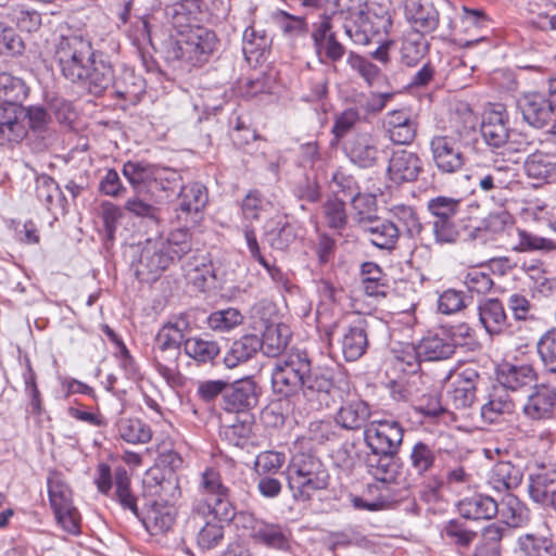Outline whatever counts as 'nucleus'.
<instances>
[{
  "label": "nucleus",
  "instance_id": "obj_48",
  "mask_svg": "<svg viewBox=\"0 0 556 556\" xmlns=\"http://www.w3.org/2000/svg\"><path fill=\"white\" fill-rule=\"evenodd\" d=\"M504 528L491 523L483 528L481 540L475 548L473 556H501V541Z\"/></svg>",
  "mask_w": 556,
  "mask_h": 556
},
{
  "label": "nucleus",
  "instance_id": "obj_33",
  "mask_svg": "<svg viewBox=\"0 0 556 556\" xmlns=\"http://www.w3.org/2000/svg\"><path fill=\"white\" fill-rule=\"evenodd\" d=\"M188 283L195 289L204 291L214 279V270L211 261L204 253L192 255L182 266Z\"/></svg>",
  "mask_w": 556,
  "mask_h": 556
},
{
  "label": "nucleus",
  "instance_id": "obj_23",
  "mask_svg": "<svg viewBox=\"0 0 556 556\" xmlns=\"http://www.w3.org/2000/svg\"><path fill=\"white\" fill-rule=\"evenodd\" d=\"M368 323L358 319L353 325L343 329L339 340L341 351L348 362L357 361L364 355L368 348Z\"/></svg>",
  "mask_w": 556,
  "mask_h": 556
},
{
  "label": "nucleus",
  "instance_id": "obj_58",
  "mask_svg": "<svg viewBox=\"0 0 556 556\" xmlns=\"http://www.w3.org/2000/svg\"><path fill=\"white\" fill-rule=\"evenodd\" d=\"M394 454H372L367 458L369 473L378 481L387 482L393 477Z\"/></svg>",
  "mask_w": 556,
  "mask_h": 556
},
{
  "label": "nucleus",
  "instance_id": "obj_16",
  "mask_svg": "<svg viewBox=\"0 0 556 556\" xmlns=\"http://www.w3.org/2000/svg\"><path fill=\"white\" fill-rule=\"evenodd\" d=\"M422 169V162L417 153L405 149L392 151L387 166L388 178L396 184L415 181Z\"/></svg>",
  "mask_w": 556,
  "mask_h": 556
},
{
  "label": "nucleus",
  "instance_id": "obj_31",
  "mask_svg": "<svg viewBox=\"0 0 556 556\" xmlns=\"http://www.w3.org/2000/svg\"><path fill=\"white\" fill-rule=\"evenodd\" d=\"M225 408L230 412H244L257 403L255 383L250 379L235 382L224 393Z\"/></svg>",
  "mask_w": 556,
  "mask_h": 556
},
{
  "label": "nucleus",
  "instance_id": "obj_15",
  "mask_svg": "<svg viewBox=\"0 0 556 556\" xmlns=\"http://www.w3.org/2000/svg\"><path fill=\"white\" fill-rule=\"evenodd\" d=\"M163 174L164 169L144 161H128L123 166V175L138 193L164 189Z\"/></svg>",
  "mask_w": 556,
  "mask_h": 556
},
{
  "label": "nucleus",
  "instance_id": "obj_17",
  "mask_svg": "<svg viewBox=\"0 0 556 556\" xmlns=\"http://www.w3.org/2000/svg\"><path fill=\"white\" fill-rule=\"evenodd\" d=\"M507 122V112L502 104L493 105L484 111L480 131L486 144L493 148L505 146L510 138Z\"/></svg>",
  "mask_w": 556,
  "mask_h": 556
},
{
  "label": "nucleus",
  "instance_id": "obj_64",
  "mask_svg": "<svg viewBox=\"0 0 556 556\" xmlns=\"http://www.w3.org/2000/svg\"><path fill=\"white\" fill-rule=\"evenodd\" d=\"M434 458L431 447L422 442L416 443L410 453L412 467L419 475L427 472L433 466Z\"/></svg>",
  "mask_w": 556,
  "mask_h": 556
},
{
  "label": "nucleus",
  "instance_id": "obj_60",
  "mask_svg": "<svg viewBox=\"0 0 556 556\" xmlns=\"http://www.w3.org/2000/svg\"><path fill=\"white\" fill-rule=\"evenodd\" d=\"M393 97L394 92L392 91L370 92L369 94L361 93L357 96L355 103L366 113L377 114L386 108Z\"/></svg>",
  "mask_w": 556,
  "mask_h": 556
},
{
  "label": "nucleus",
  "instance_id": "obj_40",
  "mask_svg": "<svg viewBox=\"0 0 556 556\" xmlns=\"http://www.w3.org/2000/svg\"><path fill=\"white\" fill-rule=\"evenodd\" d=\"M115 428L117 435L128 444H147L152 439V430L143 420L136 417H121Z\"/></svg>",
  "mask_w": 556,
  "mask_h": 556
},
{
  "label": "nucleus",
  "instance_id": "obj_54",
  "mask_svg": "<svg viewBox=\"0 0 556 556\" xmlns=\"http://www.w3.org/2000/svg\"><path fill=\"white\" fill-rule=\"evenodd\" d=\"M514 409V403L503 392H495L490 400L481 407V417L490 424L496 422L498 417L509 414Z\"/></svg>",
  "mask_w": 556,
  "mask_h": 556
},
{
  "label": "nucleus",
  "instance_id": "obj_61",
  "mask_svg": "<svg viewBox=\"0 0 556 556\" xmlns=\"http://www.w3.org/2000/svg\"><path fill=\"white\" fill-rule=\"evenodd\" d=\"M458 207L459 201L448 197H437L428 202V210L433 219L454 218Z\"/></svg>",
  "mask_w": 556,
  "mask_h": 556
},
{
  "label": "nucleus",
  "instance_id": "obj_14",
  "mask_svg": "<svg viewBox=\"0 0 556 556\" xmlns=\"http://www.w3.org/2000/svg\"><path fill=\"white\" fill-rule=\"evenodd\" d=\"M384 152L379 136L370 132H358L345 144L346 156L361 168H370L379 164Z\"/></svg>",
  "mask_w": 556,
  "mask_h": 556
},
{
  "label": "nucleus",
  "instance_id": "obj_21",
  "mask_svg": "<svg viewBox=\"0 0 556 556\" xmlns=\"http://www.w3.org/2000/svg\"><path fill=\"white\" fill-rule=\"evenodd\" d=\"M479 374L475 368L468 367L457 372L447 391L448 399L456 408H466L476 400Z\"/></svg>",
  "mask_w": 556,
  "mask_h": 556
},
{
  "label": "nucleus",
  "instance_id": "obj_19",
  "mask_svg": "<svg viewBox=\"0 0 556 556\" xmlns=\"http://www.w3.org/2000/svg\"><path fill=\"white\" fill-rule=\"evenodd\" d=\"M383 129L388 138L395 144H410L417 134V123L405 110L389 112L383 119Z\"/></svg>",
  "mask_w": 556,
  "mask_h": 556
},
{
  "label": "nucleus",
  "instance_id": "obj_13",
  "mask_svg": "<svg viewBox=\"0 0 556 556\" xmlns=\"http://www.w3.org/2000/svg\"><path fill=\"white\" fill-rule=\"evenodd\" d=\"M479 116L466 102H457L450 111L443 134L453 136L462 144L473 147L478 142Z\"/></svg>",
  "mask_w": 556,
  "mask_h": 556
},
{
  "label": "nucleus",
  "instance_id": "obj_12",
  "mask_svg": "<svg viewBox=\"0 0 556 556\" xmlns=\"http://www.w3.org/2000/svg\"><path fill=\"white\" fill-rule=\"evenodd\" d=\"M173 263L162 237H156L144 242L135 271L141 281H154Z\"/></svg>",
  "mask_w": 556,
  "mask_h": 556
},
{
  "label": "nucleus",
  "instance_id": "obj_26",
  "mask_svg": "<svg viewBox=\"0 0 556 556\" xmlns=\"http://www.w3.org/2000/svg\"><path fill=\"white\" fill-rule=\"evenodd\" d=\"M361 227L369 242L382 250H393L400 238V228L393 220L375 217Z\"/></svg>",
  "mask_w": 556,
  "mask_h": 556
},
{
  "label": "nucleus",
  "instance_id": "obj_57",
  "mask_svg": "<svg viewBox=\"0 0 556 556\" xmlns=\"http://www.w3.org/2000/svg\"><path fill=\"white\" fill-rule=\"evenodd\" d=\"M536 348L544 368L548 372L556 374V329L545 332Z\"/></svg>",
  "mask_w": 556,
  "mask_h": 556
},
{
  "label": "nucleus",
  "instance_id": "obj_47",
  "mask_svg": "<svg viewBox=\"0 0 556 556\" xmlns=\"http://www.w3.org/2000/svg\"><path fill=\"white\" fill-rule=\"evenodd\" d=\"M502 521L508 527H521L529 520L527 507L514 495H506L498 504V511Z\"/></svg>",
  "mask_w": 556,
  "mask_h": 556
},
{
  "label": "nucleus",
  "instance_id": "obj_44",
  "mask_svg": "<svg viewBox=\"0 0 556 556\" xmlns=\"http://www.w3.org/2000/svg\"><path fill=\"white\" fill-rule=\"evenodd\" d=\"M362 287L366 295L383 298L388 291L386 275L380 266L372 262H366L361 267Z\"/></svg>",
  "mask_w": 556,
  "mask_h": 556
},
{
  "label": "nucleus",
  "instance_id": "obj_39",
  "mask_svg": "<svg viewBox=\"0 0 556 556\" xmlns=\"http://www.w3.org/2000/svg\"><path fill=\"white\" fill-rule=\"evenodd\" d=\"M497 380L504 388L517 390L531 384L535 380V372L528 364L504 363L497 368Z\"/></svg>",
  "mask_w": 556,
  "mask_h": 556
},
{
  "label": "nucleus",
  "instance_id": "obj_7",
  "mask_svg": "<svg viewBox=\"0 0 556 556\" xmlns=\"http://www.w3.org/2000/svg\"><path fill=\"white\" fill-rule=\"evenodd\" d=\"M216 35L202 26L187 27L179 30L172 47L174 58L191 65L202 64L216 48Z\"/></svg>",
  "mask_w": 556,
  "mask_h": 556
},
{
  "label": "nucleus",
  "instance_id": "obj_51",
  "mask_svg": "<svg viewBox=\"0 0 556 556\" xmlns=\"http://www.w3.org/2000/svg\"><path fill=\"white\" fill-rule=\"evenodd\" d=\"M161 237L165 249L174 262L180 260L182 255L191 251V233L186 228L175 229L170 231L166 237Z\"/></svg>",
  "mask_w": 556,
  "mask_h": 556
},
{
  "label": "nucleus",
  "instance_id": "obj_8",
  "mask_svg": "<svg viewBox=\"0 0 556 556\" xmlns=\"http://www.w3.org/2000/svg\"><path fill=\"white\" fill-rule=\"evenodd\" d=\"M48 494L58 523L71 534L79 533V515L73 506L72 491L58 472L48 477Z\"/></svg>",
  "mask_w": 556,
  "mask_h": 556
},
{
  "label": "nucleus",
  "instance_id": "obj_38",
  "mask_svg": "<svg viewBox=\"0 0 556 556\" xmlns=\"http://www.w3.org/2000/svg\"><path fill=\"white\" fill-rule=\"evenodd\" d=\"M479 320L491 336L502 333L507 327V316L497 299H489L479 304Z\"/></svg>",
  "mask_w": 556,
  "mask_h": 556
},
{
  "label": "nucleus",
  "instance_id": "obj_36",
  "mask_svg": "<svg viewBox=\"0 0 556 556\" xmlns=\"http://www.w3.org/2000/svg\"><path fill=\"white\" fill-rule=\"evenodd\" d=\"M522 469L510 462L496 463L488 477L489 484L497 492L516 489L522 481Z\"/></svg>",
  "mask_w": 556,
  "mask_h": 556
},
{
  "label": "nucleus",
  "instance_id": "obj_63",
  "mask_svg": "<svg viewBox=\"0 0 556 556\" xmlns=\"http://www.w3.org/2000/svg\"><path fill=\"white\" fill-rule=\"evenodd\" d=\"M324 215L330 228L341 229L346 224L344 200L333 198L324 204Z\"/></svg>",
  "mask_w": 556,
  "mask_h": 556
},
{
  "label": "nucleus",
  "instance_id": "obj_35",
  "mask_svg": "<svg viewBox=\"0 0 556 556\" xmlns=\"http://www.w3.org/2000/svg\"><path fill=\"white\" fill-rule=\"evenodd\" d=\"M176 515V508L172 504L155 501L147 510L143 523L151 534H164L174 526Z\"/></svg>",
  "mask_w": 556,
  "mask_h": 556
},
{
  "label": "nucleus",
  "instance_id": "obj_20",
  "mask_svg": "<svg viewBox=\"0 0 556 556\" xmlns=\"http://www.w3.org/2000/svg\"><path fill=\"white\" fill-rule=\"evenodd\" d=\"M525 121L535 127L543 128L555 121L554 111L549 101L539 92H530L522 96L518 102Z\"/></svg>",
  "mask_w": 556,
  "mask_h": 556
},
{
  "label": "nucleus",
  "instance_id": "obj_43",
  "mask_svg": "<svg viewBox=\"0 0 556 556\" xmlns=\"http://www.w3.org/2000/svg\"><path fill=\"white\" fill-rule=\"evenodd\" d=\"M28 87L20 77L8 72L0 73V101L4 105L23 106V101L28 96Z\"/></svg>",
  "mask_w": 556,
  "mask_h": 556
},
{
  "label": "nucleus",
  "instance_id": "obj_62",
  "mask_svg": "<svg viewBox=\"0 0 556 556\" xmlns=\"http://www.w3.org/2000/svg\"><path fill=\"white\" fill-rule=\"evenodd\" d=\"M466 298L463 291L447 289L438 299V309L445 315L455 314L466 307Z\"/></svg>",
  "mask_w": 556,
  "mask_h": 556
},
{
  "label": "nucleus",
  "instance_id": "obj_56",
  "mask_svg": "<svg viewBox=\"0 0 556 556\" xmlns=\"http://www.w3.org/2000/svg\"><path fill=\"white\" fill-rule=\"evenodd\" d=\"M202 517L207 520L198 533V544L201 548L210 549L222 541L224 536L223 523L226 522L214 519L212 516Z\"/></svg>",
  "mask_w": 556,
  "mask_h": 556
},
{
  "label": "nucleus",
  "instance_id": "obj_46",
  "mask_svg": "<svg viewBox=\"0 0 556 556\" xmlns=\"http://www.w3.org/2000/svg\"><path fill=\"white\" fill-rule=\"evenodd\" d=\"M184 350L190 358L202 364L213 362L220 353V346L216 340L201 337L185 340Z\"/></svg>",
  "mask_w": 556,
  "mask_h": 556
},
{
  "label": "nucleus",
  "instance_id": "obj_2",
  "mask_svg": "<svg viewBox=\"0 0 556 556\" xmlns=\"http://www.w3.org/2000/svg\"><path fill=\"white\" fill-rule=\"evenodd\" d=\"M271 386L274 392L281 396H290L302 390L311 408L319 410L330 404L332 370L327 367L312 368L305 354L290 353L274 363Z\"/></svg>",
  "mask_w": 556,
  "mask_h": 556
},
{
  "label": "nucleus",
  "instance_id": "obj_55",
  "mask_svg": "<svg viewBox=\"0 0 556 556\" xmlns=\"http://www.w3.org/2000/svg\"><path fill=\"white\" fill-rule=\"evenodd\" d=\"M426 50V42L421 34L413 33L402 41L401 61L407 66H415L424 58Z\"/></svg>",
  "mask_w": 556,
  "mask_h": 556
},
{
  "label": "nucleus",
  "instance_id": "obj_52",
  "mask_svg": "<svg viewBox=\"0 0 556 556\" xmlns=\"http://www.w3.org/2000/svg\"><path fill=\"white\" fill-rule=\"evenodd\" d=\"M115 494L119 504L138 516L137 498L130 491V478L124 467H117L114 471Z\"/></svg>",
  "mask_w": 556,
  "mask_h": 556
},
{
  "label": "nucleus",
  "instance_id": "obj_9",
  "mask_svg": "<svg viewBox=\"0 0 556 556\" xmlns=\"http://www.w3.org/2000/svg\"><path fill=\"white\" fill-rule=\"evenodd\" d=\"M237 525L256 543L286 551L290 546V531L279 523L267 522L251 513H240Z\"/></svg>",
  "mask_w": 556,
  "mask_h": 556
},
{
  "label": "nucleus",
  "instance_id": "obj_45",
  "mask_svg": "<svg viewBox=\"0 0 556 556\" xmlns=\"http://www.w3.org/2000/svg\"><path fill=\"white\" fill-rule=\"evenodd\" d=\"M273 208V203L264 198L258 191H250L241 202L242 230L247 225L253 229V223L260 220L262 215L268 213Z\"/></svg>",
  "mask_w": 556,
  "mask_h": 556
},
{
  "label": "nucleus",
  "instance_id": "obj_34",
  "mask_svg": "<svg viewBox=\"0 0 556 556\" xmlns=\"http://www.w3.org/2000/svg\"><path fill=\"white\" fill-rule=\"evenodd\" d=\"M458 510L467 519H491L497 515L498 504L489 495L473 494L458 502Z\"/></svg>",
  "mask_w": 556,
  "mask_h": 556
},
{
  "label": "nucleus",
  "instance_id": "obj_5",
  "mask_svg": "<svg viewBox=\"0 0 556 556\" xmlns=\"http://www.w3.org/2000/svg\"><path fill=\"white\" fill-rule=\"evenodd\" d=\"M198 491L200 497L193 508L197 515L212 516L225 522H230L236 517L229 489L224 484L218 470L206 468L201 473Z\"/></svg>",
  "mask_w": 556,
  "mask_h": 556
},
{
  "label": "nucleus",
  "instance_id": "obj_59",
  "mask_svg": "<svg viewBox=\"0 0 556 556\" xmlns=\"http://www.w3.org/2000/svg\"><path fill=\"white\" fill-rule=\"evenodd\" d=\"M286 455L277 451H265L256 456L254 462L258 475H275L283 466Z\"/></svg>",
  "mask_w": 556,
  "mask_h": 556
},
{
  "label": "nucleus",
  "instance_id": "obj_37",
  "mask_svg": "<svg viewBox=\"0 0 556 556\" xmlns=\"http://www.w3.org/2000/svg\"><path fill=\"white\" fill-rule=\"evenodd\" d=\"M514 556H556V542L548 535L527 533L518 538Z\"/></svg>",
  "mask_w": 556,
  "mask_h": 556
},
{
  "label": "nucleus",
  "instance_id": "obj_30",
  "mask_svg": "<svg viewBox=\"0 0 556 556\" xmlns=\"http://www.w3.org/2000/svg\"><path fill=\"white\" fill-rule=\"evenodd\" d=\"M264 236L271 248L285 250L295 240L296 231L286 216L277 214L265 223Z\"/></svg>",
  "mask_w": 556,
  "mask_h": 556
},
{
  "label": "nucleus",
  "instance_id": "obj_42",
  "mask_svg": "<svg viewBox=\"0 0 556 556\" xmlns=\"http://www.w3.org/2000/svg\"><path fill=\"white\" fill-rule=\"evenodd\" d=\"M418 345L421 359L427 362L446 359L455 352V344L447 336H428L422 338Z\"/></svg>",
  "mask_w": 556,
  "mask_h": 556
},
{
  "label": "nucleus",
  "instance_id": "obj_28",
  "mask_svg": "<svg viewBox=\"0 0 556 556\" xmlns=\"http://www.w3.org/2000/svg\"><path fill=\"white\" fill-rule=\"evenodd\" d=\"M556 406V391L547 386H536L528 396L523 413L531 419H545L553 415Z\"/></svg>",
  "mask_w": 556,
  "mask_h": 556
},
{
  "label": "nucleus",
  "instance_id": "obj_41",
  "mask_svg": "<svg viewBox=\"0 0 556 556\" xmlns=\"http://www.w3.org/2000/svg\"><path fill=\"white\" fill-rule=\"evenodd\" d=\"M291 330L283 323L268 324L265 326L261 339L262 350L269 357L278 356L289 344Z\"/></svg>",
  "mask_w": 556,
  "mask_h": 556
},
{
  "label": "nucleus",
  "instance_id": "obj_4",
  "mask_svg": "<svg viewBox=\"0 0 556 556\" xmlns=\"http://www.w3.org/2000/svg\"><path fill=\"white\" fill-rule=\"evenodd\" d=\"M188 323L185 318H177L165 324L156 333L154 344V364L157 372L167 384L175 387L180 382L178 358L180 344L185 341Z\"/></svg>",
  "mask_w": 556,
  "mask_h": 556
},
{
  "label": "nucleus",
  "instance_id": "obj_49",
  "mask_svg": "<svg viewBox=\"0 0 556 556\" xmlns=\"http://www.w3.org/2000/svg\"><path fill=\"white\" fill-rule=\"evenodd\" d=\"M389 214L407 236L415 237L421 231L422 226L414 207L402 203L394 204L389 207Z\"/></svg>",
  "mask_w": 556,
  "mask_h": 556
},
{
  "label": "nucleus",
  "instance_id": "obj_22",
  "mask_svg": "<svg viewBox=\"0 0 556 556\" xmlns=\"http://www.w3.org/2000/svg\"><path fill=\"white\" fill-rule=\"evenodd\" d=\"M371 418L369 405L361 399L344 401L334 415L336 424L350 431L365 428Z\"/></svg>",
  "mask_w": 556,
  "mask_h": 556
},
{
  "label": "nucleus",
  "instance_id": "obj_27",
  "mask_svg": "<svg viewBox=\"0 0 556 556\" xmlns=\"http://www.w3.org/2000/svg\"><path fill=\"white\" fill-rule=\"evenodd\" d=\"M207 203V192L206 188L199 182H190L181 187L179 197H178V211L179 218H182L185 215V219H188V216L191 217V222L195 223L198 220V215L202 212Z\"/></svg>",
  "mask_w": 556,
  "mask_h": 556
},
{
  "label": "nucleus",
  "instance_id": "obj_6",
  "mask_svg": "<svg viewBox=\"0 0 556 556\" xmlns=\"http://www.w3.org/2000/svg\"><path fill=\"white\" fill-rule=\"evenodd\" d=\"M288 485L296 500L307 501L329 483V473L323 463L305 453L294 454L287 468Z\"/></svg>",
  "mask_w": 556,
  "mask_h": 556
},
{
  "label": "nucleus",
  "instance_id": "obj_18",
  "mask_svg": "<svg viewBox=\"0 0 556 556\" xmlns=\"http://www.w3.org/2000/svg\"><path fill=\"white\" fill-rule=\"evenodd\" d=\"M24 106L0 104V144L20 142L27 135Z\"/></svg>",
  "mask_w": 556,
  "mask_h": 556
},
{
  "label": "nucleus",
  "instance_id": "obj_50",
  "mask_svg": "<svg viewBox=\"0 0 556 556\" xmlns=\"http://www.w3.org/2000/svg\"><path fill=\"white\" fill-rule=\"evenodd\" d=\"M242 313L235 307L218 309L207 317L208 327L217 332H229L243 323Z\"/></svg>",
  "mask_w": 556,
  "mask_h": 556
},
{
  "label": "nucleus",
  "instance_id": "obj_11",
  "mask_svg": "<svg viewBox=\"0 0 556 556\" xmlns=\"http://www.w3.org/2000/svg\"><path fill=\"white\" fill-rule=\"evenodd\" d=\"M429 147L433 163L442 174L460 172L467 163L464 149L472 148L469 144L459 143L453 136L443 132L432 136Z\"/></svg>",
  "mask_w": 556,
  "mask_h": 556
},
{
  "label": "nucleus",
  "instance_id": "obj_1",
  "mask_svg": "<svg viewBox=\"0 0 556 556\" xmlns=\"http://www.w3.org/2000/svg\"><path fill=\"white\" fill-rule=\"evenodd\" d=\"M54 59L67 80L84 86L93 94H100L111 85L124 99L140 91V86L134 81L131 87L124 86V81L135 79L129 72L114 80L111 64L97 60L90 39L81 33L61 36L54 45Z\"/></svg>",
  "mask_w": 556,
  "mask_h": 556
},
{
  "label": "nucleus",
  "instance_id": "obj_25",
  "mask_svg": "<svg viewBox=\"0 0 556 556\" xmlns=\"http://www.w3.org/2000/svg\"><path fill=\"white\" fill-rule=\"evenodd\" d=\"M556 482V467L553 464L535 463L529 473L528 491L530 497L539 504L551 501L549 488Z\"/></svg>",
  "mask_w": 556,
  "mask_h": 556
},
{
  "label": "nucleus",
  "instance_id": "obj_29",
  "mask_svg": "<svg viewBox=\"0 0 556 556\" xmlns=\"http://www.w3.org/2000/svg\"><path fill=\"white\" fill-rule=\"evenodd\" d=\"M525 172L541 184L556 182V155L542 151L530 154L525 161Z\"/></svg>",
  "mask_w": 556,
  "mask_h": 556
},
{
  "label": "nucleus",
  "instance_id": "obj_53",
  "mask_svg": "<svg viewBox=\"0 0 556 556\" xmlns=\"http://www.w3.org/2000/svg\"><path fill=\"white\" fill-rule=\"evenodd\" d=\"M348 64L358 73L369 87H375L386 79L377 65L356 53L350 52Z\"/></svg>",
  "mask_w": 556,
  "mask_h": 556
},
{
  "label": "nucleus",
  "instance_id": "obj_24",
  "mask_svg": "<svg viewBox=\"0 0 556 556\" xmlns=\"http://www.w3.org/2000/svg\"><path fill=\"white\" fill-rule=\"evenodd\" d=\"M405 16L416 29L415 33H430L439 25V12L434 5L424 0H406Z\"/></svg>",
  "mask_w": 556,
  "mask_h": 556
},
{
  "label": "nucleus",
  "instance_id": "obj_32",
  "mask_svg": "<svg viewBox=\"0 0 556 556\" xmlns=\"http://www.w3.org/2000/svg\"><path fill=\"white\" fill-rule=\"evenodd\" d=\"M261 348V339L256 334H244L226 351L224 364L229 369L236 368L253 358Z\"/></svg>",
  "mask_w": 556,
  "mask_h": 556
},
{
  "label": "nucleus",
  "instance_id": "obj_3",
  "mask_svg": "<svg viewBox=\"0 0 556 556\" xmlns=\"http://www.w3.org/2000/svg\"><path fill=\"white\" fill-rule=\"evenodd\" d=\"M325 11L344 21L345 35L359 46H367L392 27L390 12L378 5L367 9V0H325Z\"/></svg>",
  "mask_w": 556,
  "mask_h": 556
},
{
  "label": "nucleus",
  "instance_id": "obj_10",
  "mask_svg": "<svg viewBox=\"0 0 556 556\" xmlns=\"http://www.w3.org/2000/svg\"><path fill=\"white\" fill-rule=\"evenodd\" d=\"M364 441L372 454H396L403 428L394 419L371 418L364 428Z\"/></svg>",
  "mask_w": 556,
  "mask_h": 556
}]
</instances>
